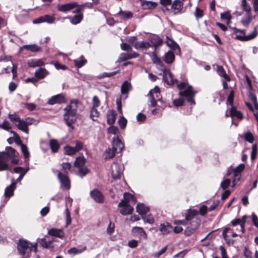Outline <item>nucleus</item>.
I'll return each mask as SVG.
<instances>
[{
  "label": "nucleus",
  "instance_id": "f257e3e1",
  "mask_svg": "<svg viewBox=\"0 0 258 258\" xmlns=\"http://www.w3.org/2000/svg\"><path fill=\"white\" fill-rule=\"evenodd\" d=\"M201 220L199 217V212L195 209H189L185 216V220L180 221L182 225H187L184 230L186 236H190L198 229L201 224Z\"/></svg>",
  "mask_w": 258,
  "mask_h": 258
},
{
  "label": "nucleus",
  "instance_id": "f03ea898",
  "mask_svg": "<svg viewBox=\"0 0 258 258\" xmlns=\"http://www.w3.org/2000/svg\"><path fill=\"white\" fill-rule=\"evenodd\" d=\"M79 101L78 99H72L70 104L63 108V119L66 125L72 130H74L73 124L77 119V108Z\"/></svg>",
  "mask_w": 258,
  "mask_h": 258
},
{
  "label": "nucleus",
  "instance_id": "7ed1b4c3",
  "mask_svg": "<svg viewBox=\"0 0 258 258\" xmlns=\"http://www.w3.org/2000/svg\"><path fill=\"white\" fill-rule=\"evenodd\" d=\"M17 244L18 252L21 256L26 255L29 257L31 256V253H36L37 245L36 242L32 243L27 240L20 239L18 240Z\"/></svg>",
  "mask_w": 258,
  "mask_h": 258
},
{
  "label": "nucleus",
  "instance_id": "20e7f679",
  "mask_svg": "<svg viewBox=\"0 0 258 258\" xmlns=\"http://www.w3.org/2000/svg\"><path fill=\"white\" fill-rule=\"evenodd\" d=\"M179 90V95L186 98V101L191 105H195L194 97L196 92L194 90L192 87L186 82H182L177 85Z\"/></svg>",
  "mask_w": 258,
  "mask_h": 258
},
{
  "label": "nucleus",
  "instance_id": "39448f33",
  "mask_svg": "<svg viewBox=\"0 0 258 258\" xmlns=\"http://www.w3.org/2000/svg\"><path fill=\"white\" fill-rule=\"evenodd\" d=\"M16 156V151L11 147H7L5 151L0 152V171L8 170L9 165L7 163Z\"/></svg>",
  "mask_w": 258,
  "mask_h": 258
},
{
  "label": "nucleus",
  "instance_id": "423d86ee",
  "mask_svg": "<svg viewBox=\"0 0 258 258\" xmlns=\"http://www.w3.org/2000/svg\"><path fill=\"white\" fill-rule=\"evenodd\" d=\"M245 165L244 164H240L237 166L234 170L232 168L228 169L227 172V175L229 176L232 174L231 177L232 180V187H234L236 183L239 181L241 178V173L244 170Z\"/></svg>",
  "mask_w": 258,
  "mask_h": 258
},
{
  "label": "nucleus",
  "instance_id": "0eeeda50",
  "mask_svg": "<svg viewBox=\"0 0 258 258\" xmlns=\"http://www.w3.org/2000/svg\"><path fill=\"white\" fill-rule=\"evenodd\" d=\"M123 169V164L114 162L111 165L112 178L115 179H119L122 174Z\"/></svg>",
  "mask_w": 258,
  "mask_h": 258
},
{
  "label": "nucleus",
  "instance_id": "6e6552de",
  "mask_svg": "<svg viewBox=\"0 0 258 258\" xmlns=\"http://www.w3.org/2000/svg\"><path fill=\"white\" fill-rule=\"evenodd\" d=\"M118 207L121 208L120 213L122 215H128L132 214L134 208L128 203H124V200H122L118 204Z\"/></svg>",
  "mask_w": 258,
  "mask_h": 258
},
{
  "label": "nucleus",
  "instance_id": "1a4fd4ad",
  "mask_svg": "<svg viewBox=\"0 0 258 258\" xmlns=\"http://www.w3.org/2000/svg\"><path fill=\"white\" fill-rule=\"evenodd\" d=\"M90 196L97 203L102 204L104 202L103 194L97 188L94 189L90 192Z\"/></svg>",
  "mask_w": 258,
  "mask_h": 258
},
{
  "label": "nucleus",
  "instance_id": "9d476101",
  "mask_svg": "<svg viewBox=\"0 0 258 258\" xmlns=\"http://www.w3.org/2000/svg\"><path fill=\"white\" fill-rule=\"evenodd\" d=\"M163 80L164 82L168 85H173L177 83L178 81L177 79H174L172 74L168 69H164L163 70Z\"/></svg>",
  "mask_w": 258,
  "mask_h": 258
},
{
  "label": "nucleus",
  "instance_id": "9b49d317",
  "mask_svg": "<svg viewBox=\"0 0 258 258\" xmlns=\"http://www.w3.org/2000/svg\"><path fill=\"white\" fill-rule=\"evenodd\" d=\"M57 178L60 183L61 187H63L66 190L70 189V180L67 175L58 172L57 174Z\"/></svg>",
  "mask_w": 258,
  "mask_h": 258
},
{
  "label": "nucleus",
  "instance_id": "f8f14e48",
  "mask_svg": "<svg viewBox=\"0 0 258 258\" xmlns=\"http://www.w3.org/2000/svg\"><path fill=\"white\" fill-rule=\"evenodd\" d=\"M66 102V98L62 93L52 96L47 101V104L54 105L55 104H62Z\"/></svg>",
  "mask_w": 258,
  "mask_h": 258
},
{
  "label": "nucleus",
  "instance_id": "ddd939ff",
  "mask_svg": "<svg viewBox=\"0 0 258 258\" xmlns=\"http://www.w3.org/2000/svg\"><path fill=\"white\" fill-rule=\"evenodd\" d=\"M148 41L151 47L154 48V50L156 51L158 47L161 46L163 43V41L158 35H154L152 37L148 38Z\"/></svg>",
  "mask_w": 258,
  "mask_h": 258
},
{
  "label": "nucleus",
  "instance_id": "4468645a",
  "mask_svg": "<svg viewBox=\"0 0 258 258\" xmlns=\"http://www.w3.org/2000/svg\"><path fill=\"white\" fill-rule=\"evenodd\" d=\"M230 115L232 118V123L234 124L236 126H237L238 124V121H234L233 118H236L238 119L239 121L241 120L243 118V115L241 112L238 111L236 109L235 107L232 106L230 109Z\"/></svg>",
  "mask_w": 258,
  "mask_h": 258
},
{
  "label": "nucleus",
  "instance_id": "2eb2a0df",
  "mask_svg": "<svg viewBox=\"0 0 258 258\" xmlns=\"http://www.w3.org/2000/svg\"><path fill=\"white\" fill-rule=\"evenodd\" d=\"M55 20V18L54 17L49 15H45L34 20L33 23L34 24H40L46 22L48 24H53Z\"/></svg>",
  "mask_w": 258,
  "mask_h": 258
},
{
  "label": "nucleus",
  "instance_id": "dca6fc26",
  "mask_svg": "<svg viewBox=\"0 0 258 258\" xmlns=\"http://www.w3.org/2000/svg\"><path fill=\"white\" fill-rule=\"evenodd\" d=\"M65 201L66 203V208L65 209L64 213L66 214V225L68 226L70 225L72 222L71 213L68 209V205H69L70 206H72L73 199L68 196L65 198Z\"/></svg>",
  "mask_w": 258,
  "mask_h": 258
},
{
  "label": "nucleus",
  "instance_id": "f3484780",
  "mask_svg": "<svg viewBox=\"0 0 258 258\" xmlns=\"http://www.w3.org/2000/svg\"><path fill=\"white\" fill-rule=\"evenodd\" d=\"M77 6L78 3L74 2L63 5H58L57 8L58 11L66 13L75 9Z\"/></svg>",
  "mask_w": 258,
  "mask_h": 258
},
{
  "label": "nucleus",
  "instance_id": "a211bd4d",
  "mask_svg": "<svg viewBox=\"0 0 258 258\" xmlns=\"http://www.w3.org/2000/svg\"><path fill=\"white\" fill-rule=\"evenodd\" d=\"M112 148L117 153L121 152L124 148V145L118 137H114L112 139Z\"/></svg>",
  "mask_w": 258,
  "mask_h": 258
},
{
  "label": "nucleus",
  "instance_id": "6ab92c4d",
  "mask_svg": "<svg viewBox=\"0 0 258 258\" xmlns=\"http://www.w3.org/2000/svg\"><path fill=\"white\" fill-rule=\"evenodd\" d=\"M115 17L120 18L123 20L130 19L133 17V13L128 11H122L121 8H119V11L114 15Z\"/></svg>",
  "mask_w": 258,
  "mask_h": 258
},
{
  "label": "nucleus",
  "instance_id": "aec40b11",
  "mask_svg": "<svg viewBox=\"0 0 258 258\" xmlns=\"http://www.w3.org/2000/svg\"><path fill=\"white\" fill-rule=\"evenodd\" d=\"M132 232L134 236H139L144 239H147V235L142 227H134L132 229Z\"/></svg>",
  "mask_w": 258,
  "mask_h": 258
},
{
  "label": "nucleus",
  "instance_id": "412c9836",
  "mask_svg": "<svg viewBox=\"0 0 258 258\" xmlns=\"http://www.w3.org/2000/svg\"><path fill=\"white\" fill-rule=\"evenodd\" d=\"M16 188V181L14 178L12 179L11 184L7 186L5 190V196L6 197H10L13 195L14 190Z\"/></svg>",
  "mask_w": 258,
  "mask_h": 258
},
{
  "label": "nucleus",
  "instance_id": "4be33fe9",
  "mask_svg": "<svg viewBox=\"0 0 258 258\" xmlns=\"http://www.w3.org/2000/svg\"><path fill=\"white\" fill-rule=\"evenodd\" d=\"M116 113L114 110H109L107 113V123L113 125L116 120Z\"/></svg>",
  "mask_w": 258,
  "mask_h": 258
},
{
  "label": "nucleus",
  "instance_id": "5701e85b",
  "mask_svg": "<svg viewBox=\"0 0 258 258\" xmlns=\"http://www.w3.org/2000/svg\"><path fill=\"white\" fill-rule=\"evenodd\" d=\"M165 42L166 45L170 47L171 49L173 50H177L178 51H180V48L179 46L173 40V39L170 38L169 36H166V40Z\"/></svg>",
  "mask_w": 258,
  "mask_h": 258
},
{
  "label": "nucleus",
  "instance_id": "b1692460",
  "mask_svg": "<svg viewBox=\"0 0 258 258\" xmlns=\"http://www.w3.org/2000/svg\"><path fill=\"white\" fill-rule=\"evenodd\" d=\"M257 35L255 29L247 35H236V38L241 41H248L254 38Z\"/></svg>",
  "mask_w": 258,
  "mask_h": 258
},
{
  "label": "nucleus",
  "instance_id": "393cba45",
  "mask_svg": "<svg viewBox=\"0 0 258 258\" xmlns=\"http://www.w3.org/2000/svg\"><path fill=\"white\" fill-rule=\"evenodd\" d=\"M52 240H50L48 237H45L41 239L39 242V245L43 248L52 249L53 246L52 245Z\"/></svg>",
  "mask_w": 258,
  "mask_h": 258
},
{
  "label": "nucleus",
  "instance_id": "a878e982",
  "mask_svg": "<svg viewBox=\"0 0 258 258\" xmlns=\"http://www.w3.org/2000/svg\"><path fill=\"white\" fill-rule=\"evenodd\" d=\"M29 67L35 68L44 65V62L41 59H31L27 62Z\"/></svg>",
  "mask_w": 258,
  "mask_h": 258
},
{
  "label": "nucleus",
  "instance_id": "bb28decb",
  "mask_svg": "<svg viewBox=\"0 0 258 258\" xmlns=\"http://www.w3.org/2000/svg\"><path fill=\"white\" fill-rule=\"evenodd\" d=\"M137 212L141 216L146 215L149 211V208L142 203H139L136 206Z\"/></svg>",
  "mask_w": 258,
  "mask_h": 258
},
{
  "label": "nucleus",
  "instance_id": "cd10ccee",
  "mask_svg": "<svg viewBox=\"0 0 258 258\" xmlns=\"http://www.w3.org/2000/svg\"><path fill=\"white\" fill-rule=\"evenodd\" d=\"M134 47L137 50L139 49H147L151 47L149 41H138L134 44Z\"/></svg>",
  "mask_w": 258,
  "mask_h": 258
},
{
  "label": "nucleus",
  "instance_id": "c85d7f7f",
  "mask_svg": "<svg viewBox=\"0 0 258 258\" xmlns=\"http://www.w3.org/2000/svg\"><path fill=\"white\" fill-rule=\"evenodd\" d=\"M49 74V72L44 68H40L35 72V77L37 79H42L44 78L47 75Z\"/></svg>",
  "mask_w": 258,
  "mask_h": 258
},
{
  "label": "nucleus",
  "instance_id": "c756f323",
  "mask_svg": "<svg viewBox=\"0 0 258 258\" xmlns=\"http://www.w3.org/2000/svg\"><path fill=\"white\" fill-rule=\"evenodd\" d=\"M172 226L169 223L161 224L159 228L160 232L163 234H167L171 231Z\"/></svg>",
  "mask_w": 258,
  "mask_h": 258
},
{
  "label": "nucleus",
  "instance_id": "7c9ffc66",
  "mask_svg": "<svg viewBox=\"0 0 258 258\" xmlns=\"http://www.w3.org/2000/svg\"><path fill=\"white\" fill-rule=\"evenodd\" d=\"M174 54L171 50H169L165 53L164 60L166 63H171L174 60Z\"/></svg>",
  "mask_w": 258,
  "mask_h": 258
},
{
  "label": "nucleus",
  "instance_id": "2f4dec72",
  "mask_svg": "<svg viewBox=\"0 0 258 258\" xmlns=\"http://www.w3.org/2000/svg\"><path fill=\"white\" fill-rule=\"evenodd\" d=\"M49 146L52 153L58 152L60 148V144L55 139H51L49 141Z\"/></svg>",
  "mask_w": 258,
  "mask_h": 258
},
{
  "label": "nucleus",
  "instance_id": "473e14b6",
  "mask_svg": "<svg viewBox=\"0 0 258 258\" xmlns=\"http://www.w3.org/2000/svg\"><path fill=\"white\" fill-rule=\"evenodd\" d=\"M48 234L50 235L61 238L64 236V233L62 230L52 228L48 231Z\"/></svg>",
  "mask_w": 258,
  "mask_h": 258
},
{
  "label": "nucleus",
  "instance_id": "72a5a7b5",
  "mask_svg": "<svg viewBox=\"0 0 258 258\" xmlns=\"http://www.w3.org/2000/svg\"><path fill=\"white\" fill-rule=\"evenodd\" d=\"M21 49H26L33 52H37L40 51L41 48L36 44H33L30 45H25L22 47Z\"/></svg>",
  "mask_w": 258,
  "mask_h": 258
},
{
  "label": "nucleus",
  "instance_id": "f704fd0d",
  "mask_svg": "<svg viewBox=\"0 0 258 258\" xmlns=\"http://www.w3.org/2000/svg\"><path fill=\"white\" fill-rule=\"evenodd\" d=\"M100 115V112L97 108L91 107L90 111V118L93 121H97Z\"/></svg>",
  "mask_w": 258,
  "mask_h": 258
},
{
  "label": "nucleus",
  "instance_id": "c9c22d12",
  "mask_svg": "<svg viewBox=\"0 0 258 258\" xmlns=\"http://www.w3.org/2000/svg\"><path fill=\"white\" fill-rule=\"evenodd\" d=\"M16 125L20 130L28 134V127L24 119H21L18 123H15Z\"/></svg>",
  "mask_w": 258,
  "mask_h": 258
},
{
  "label": "nucleus",
  "instance_id": "e433bc0d",
  "mask_svg": "<svg viewBox=\"0 0 258 258\" xmlns=\"http://www.w3.org/2000/svg\"><path fill=\"white\" fill-rule=\"evenodd\" d=\"M21 147V150L25 157V162L28 164V161L29 160L30 153L28 151V148L26 145H22Z\"/></svg>",
  "mask_w": 258,
  "mask_h": 258
},
{
  "label": "nucleus",
  "instance_id": "4c0bfd02",
  "mask_svg": "<svg viewBox=\"0 0 258 258\" xmlns=\"http://www.w3.org/2000/svg\"><path fill=\"white\" fill-rule=\"evenodd\" d=\"M86 163V159L84 157H78L76 158V160L74 162V165L75 167L79 168L84 167Z\"/></svg>",
  "mask_w": 258,
  "mask_h": 258
},
{
  "label": "nucleus",
  "instance_id": "58836bf2",
  "mask_svg": "<svg viewBox=\"0 0 258 258\" xmlns=\"http://www.w3.org/2000/svg\"><path fill=\"white\" fill-rule=\"evenodd\" d=\"M83 14H79L75 15L72 18L70 17L71 23L73 25H77L80 23L83 19Z\"/></svg>",
  "mask_w": 258,
  "mask_h": 258
},
{
  "label": "nucleus",
  "instance_id": "ea45409f",
  "mask_svg": "<svg viewBox=\"0 0 258 258\" xmlns=\"http://www.w3.org/2000/svg\"><path fill=\"white\" fill-rule=\"evenodd\" d=\"M216 72L221 77L223 78V79L227 78V80L229 79L230 77L226 74L222 66L217 65L216 67Z\"/></svg>",
  "mask_w": 258,
  "mask_h": 258
},
{
  "label": "nucleus",
  "instance_id": "a19ab883",
  "mask_svg": "<svg viewBox=\"0 0 258 258\" xmlns=\"http://www.w3.org/2000/svg\"><path fill=\"white\" fill-rule=\"evenodd\" d=\"M131 84L127 81L124 82L121 87V92L123 94H127L131 89Z\"/></svg>",
  "mask_w": 258,
  "mask_h": 258
},
{
  "label": "nucleus",
  "instance_id": "79ce46f5",
  "mask_svg": "<svg viewBox=\"0 0 258 258\" xmlns=\"http://www.w3.org/2000/svg\"><path fill=\"white\" fill-rule=\"evenodd\" d=\"M248 97L253 103L255 109L258 110V102L257 101L256 96L250 90L249 91Z\"/></svg>",
  "mask_w": 258,
  "mask_h": 258
},
{
  "label": "nucleus",
  "instance_id": "37998d69",
  "mask_svg": "<svg viewBox=\"0 0 258 258\" xmlns=\"http://www.w3.org/2000/svg\"><path fill=\"white\" fill-rule=\"evenodd\" d=\"M86 249V247L84 246L83 248L79 247H73L68 250V252L69 254L75 255L79 254L83 252Z\"/></svg>",
  "mask_w": 258,
  "mask_h": 258
},
{
  "label": "nucleus",
  "instance_id": "c03bdc74",
  "mask_svg": "<svg viewBox=\"0 0 258 258\" xmlns=\"http://www.w3.org/2000/svg\"><path fill=\"white\" fill-rule=\"evenodd\" d=\"M80 58V59H75L74 60L75 66L78 68L82 67L87 62L86 59L84 58L83 55L81 56Z\"/></svg>",
  "mask_w": 258,
  "mask_h": 258
},
{
  "label": "nucleus",
  "instance_id": "a18cd8bd",
  "mask_svg": "<svg viewBox=\"0 0 258 258\" xmlns=\"http://www.w3.org/2000/svg\"><path fill=\"white\" fill-rule=\"evenodd\" d=\"M183 3L179 0H174L172 5V8L177 12H179L182 8Z\"/></svg>",
  "mask_w": 258,
  "mask_h": 258
},
{
  "label": "nucleus",
  "instance_id": "49530a36",
  "mask_svg": "<svg viewBox=\"0 0 258 258\" xmlns=\"http://www.w3.org/2000/svg\"><path fill=\"white\" fill-rule=\"evenodd\" d=\"M148 97H149L150 104H149V107H155L157 103H156V100L155 99V97L153 95V93L152 92V90H150L148 94Z\"/></svg>",
  "mask_w": 258,
  "mask_h": 258
},
{
  "label": "nucleus",
  "instance_id": "de8ad7c7",
  "mask_svg": "<svg viewBox=\"0 0 258 258\" xmlns=\"http://www.w3.org/2000/svg\"><path fill=\"white\" fill-rule=\"evenodd\" d=\"M148 55L151 57L152 61L156 64H159L161 62L160 59L156 55V51L154 50L151 53H148Z\"/></svg>",
  "mask_w": 258,
  "mask_h": 258
},
{
  "label": "nucleus",
  "instance_id": "09e8293b",
  "mask_svg": "<svg viewBox=\"0 0 258 258\" xmlns=\"http://www.w3.org/2000/svg\"><path fill=\"white\" fill-rule=\"evenodd\" d=\"M116 153V152H115L112 148V149L108 148L105 152V159H111L113 158L115 156Z\"/></svg>",
  "mask_w": 258,
  "mask_h": 258
},
{
  "label": "nucleus",
  "instance_id": "8fccbe9b",
  "mask_svg": "<svg viewBox=\"0 0 258 258\" xmlns=\"http://www.w3.org/2000/svg\"><path fill=\"white\" fill-rule=\"evenodd\" d=\"M64 152L65 154L70 156L76 153L74 147L70 146H66L64 147Z\"/></svg>",
  "mask_w": 258,
  "mask_h": 258
},
{
  "label": "nucleus",
  "instance_id": "3c124183",
  "mask_svg": "<svg viewBox=\"0 0 258 258\" xmlns=\"http://www.w3.org/2000/svg\"><path fill=\"white\" fill-rule=\"evenodd\" d=\"M123 197L124 203H128L131 201H135L134 196L128 192L124 193Z\"/></svg>",
  "mask_w": 258,
  "mask_h": 258
},
{
  "label": "nucleus",
  "instance_id": "603ef678",
  "mask_svg": "<svg viewBox=\"0 0 258 258\" xmlns=\"http://www.w3.org/2000/svg\"><path fill=\"white\" fill-rule=\"evenodd\" d=\"M24 120L25 121L26 124H27V126L29 125H31V124H34L36 125L39 122V120H36L34 118H31V117H27Z\"/></svg>",
  "mask_w": 258,
  "mask_h": 258
},
{
  "label": "nucleus",
  "instance_id": "864d4df0",
  "mask_svg": "<svg viewBox=\"0 0 258 258\" xmlns=\"http://www.w3.org/2000/svg\"><path fill=\"white\" fill-rule=\"evenodd\" d=\"M75 146L74 147L76 152H79L81 150L83 149L84 147L83 143L79 140H76L75 141Z\"/></svg>",
  "mask_w": 258,
  "mask_h": 258
},
{
  "label": "nucleus",
  "instance_id": "5fc2aeb1",
  "mask_svg": "<svg viewBox=\"0 0 258 258\" xmlns=\"http://www.w3.org/2000/svg\"><path fill=\"white\" fill-rule=\"evenodd\" d=\"M231 183V179L226 178L221 182L220 186L223 189H225L230 186Z\"/></svg>",
  "mask_w": 258,
  "mask_h": 258
},
{
  "label": "nucleus",
  "instance_id": "6e6d98bb",
  "mask_svg": "<svg viewBox=\"0 0 258 258\" xmlns=\"http://www.w3.org/2000/svg\"><path fill=\"white\" fill-rule=\"evenodd\" d=\"M100 101L97 96H94L92 98V108H97L100 106Z\"/></svg>",
  "mask_w": 258,
  "mask_h": 258
},
{
  "label": "nucleus",
  "instance_id": "4d7b16f0",
  "mask_svg": "<svg viewBox=\"0 0 258 258\" xmlns=\"http://www.w3.org/2000/svg\"><path fill=\"white\" fill-rule=\"evenodd\" d=\"M89 170L86 167H81L79 170V175L81 178H83L88 172Z\"/></svg>",
  "mask_w": 258,
  "mask_h": 258
},
{
  "label": "nucleus",
  "instance_id": "13d9d810",
  "mask_svg": "<svg viewBox=\"0 0 258 258\" xmlns=\"http://www.w3.org/2000/svg\"><path fill=\"white\" fill-rule=\"evenodd\" d=\"M157 3L155 2H152L150 1L146 2L145 4H143L144 7L145 9H153L155 8L157 6Z\"/></svg>",
  "mask_w": 258,
  "mask_h": 258
},
{
  "label": "nucleus",
  "instance_id": "bf43d9fd",
  "mask_svg": "<svg viewBox=\"0 0 258 258\" xmlns=\"http://www.w3.org/2000/svg\"><path fill=\"white\" fill-rule=\"evenodd\" d=\"M130 59H132V57L130 53H122L120 54L118 60L120 61H123Z\"/></svg>",
  "mask_w": 258,
  "mask_h": 258
},
{
  "label": "nucleus",
  "instance_id": "052dcab7",
  "mask_svg": "<svg viewBox=\"0 0 258 258\" xmlns=\"http://www.w3.org/2000/svg\"><path fill=\"white\" fill-rule=\"evenodd\" d=\"M220 17L222 20H226L227 24H229L230 22L231 16L228 13L225 12L224 13H221Z\"/></svg>",
  "mask_w": 258,
  "mask_h": 258
},
{
  "label": "nucleus",
  "instance_id": "680f3d73",
  "mask_svg": "<svg viewBox=\"0 0 258 258\" xmlns=\"http://www.w3.org/2000/svg\"><path fill=\"white\" fill-rule=\"evenodd\" d=\"M142 216L143 220H144V222H145V223L152 224L154 222V218H153V217H152L151 216H149V215L145 216V215H143Z\"/></svg>",
  "mask_w": 258,
  "mask_h": 258
},
{
  "label": "nucleus",
  "instance_id": "e2e57ef3",
  "mask_svg": "<svg viewBox=\"0 0 258 258\" xmlns=\"http://www.w3.org/2000/svg\"><path fill=\"white\" fill-rule=\"evenodd\" d=\"M126 123L127 120L123 116H121L118 120V124L120 127L122 129L125 127Z\"/></svg>",
  "mask_w": 258,
  "mask_h": 258
},
{
  "label": "nucleus",
  "instance_id": "0e129e2a",
  "mask_svg": "<svg viewBox=\"0 0 258 258\" xmlns=\"http://www.w3.org/2000/svg\"><path fill=\"white\" fill-rule=\"evenodd\" d=\"M244 139L246 141L250 143H253L254 141L253 136L250 132H247L244 134Z\"/></svg>",
  "mask_w": 258,
  "mask_h": 258
},
{
  "label": "nucleus",
  "instance_id": "69168bd1",
  "mask_svg": "<svg viewBox=\"0 0 258 258\" xmlns=\"http://www.w3.org/2000/svg\"><path fill=\"white\" fill-rule=\"evenodd\" d=\"M257 154V146L256 144H253L252 146V151L251 152L250 158L251 160L255 159Z\"/></svg>",
  "mask_w": 258,
  "mask_h": 258
},
{
  "label": "nucleus",
  "instance_id": "338daca9",
  "mask_svg": "<svg viewBox=\"0 0 258 258\" xmlns=\"http://www.w3.org/2000/svg\"><path fill=\"white\" fill-rule=\"evenodd\" d=\"M114 224L112 223V222L110 221L106 229V232L107 234H108L109 235L112 234L114 232Z\"/></svg>",
  "mask_w": 258,
  "mask_h": 258
},
{
  "label": "nucleus",
  "instance_id": "774afa93",
  "mask_svg": "<svg viewBox=\"0 0 258 258\" xmlns=\"http://www.w3.org/2000/svg\"><path fill=\"white\" fill-rule=\"evenodd\" d=\"M241 5L243 11H245L248 13H250L251 9L250 6L247 3L246 0L242 1Z\"/></svg>",
  "mask_w": 258,
  "mask_h": 258
}]
</instances>
